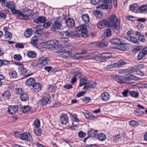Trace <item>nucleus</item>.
<instances>
[{"label":"nucleus","mask_w":147,"mask_h":147,"mask_svg":"<svg viewBox=\"0 0 147 147\" xmlns=\"http://www.w3.org/2000/svg\"><path fill=\"white\" fill-rule=\"evenodd\" d=\"M86 28L85 26L84 25H82L79 26L77 27L76 28V31H77L78 32H81L83 30H84Z\"/></svg>","instance_id":"nucleus-42"},{"label":"nucleus","mask_w":147,"mask_h":147,"mask_svg":"<svg viewBox=\"0 0 147 147\" xmlns=\"http://www.w3.org/2000/svg\"><path fill=\"white\" fill-rule=\"evenodd\" d=\"M34 134L36 136H40L42 133V131L41 129L39 128H34Z\"/></svg>","instance_id":"nucleus-34"},{"label":"nucleus","mask_w":147,"mask_h":147,"mask_svg":"<svg viewBox=\"0 0 147 147\" xmlns=\"http://www.w3.org/2000/svg\"><path fill=\"white\" fill-rule=\"evenodd\" d=\"M71 53V52L69 51L65 52L61 54V56L63 58H66L69 56Z\"/></svg>","instance_id":"nucleus-44"},{"label":"nucleus","mask_w":147,"mask_h":147,"mask_svg":"<svg viewBox=\"0 0 147 147\" xmlns=\"http://www.w3.org/2000/svg\"><path fill=\"white\" fill-rule=\"evenodd\" d=\"M15 93L16 94L21 95L23 93V91L21 88H17L15 89Z\"/></svg>","instance_id":"nucleus-48"},{"label":"nucleus","mask_w":147,"mask_h":147,"mask_svg":"<svg viewBox=\"0 0 147 147\" xmlns=\"http://www.w3.org/2000/svg\"><path fill=\"white\" fill-rule=\"evenodd\" d=\"M13 58L16 60L19 61L22 59V58L20 55H15L13 56Z\"/></svg>","instance_id":"nucleus-59"},{"label":"nucleus","mask_w":147,"mask_h":147,"mask_svg":"<svg viewBox=\"0 0 147 147\" xmlns=\"http://www.w3.org/2000/svg\"><path fill=\"white\" fill-rule=\"evenodd\" d=\"M89 83V81L86 78H84L80 80V82L79 86L80 87L84 86L85 85L88 84Z\"/></svg>","instance_id":"nucleus-25"},{"label":"nucleus","mask_w":147,"mask_h":147,"mask_svg":"<svg viewBox=\"0 0 147 147\" xmlns=\"http://www.w3.org/2000/svg\"><path fill=\"white\" fill-rule=\"evenodd\" d=\"M126 64V63L124 60L122 59H120L118 62L115 63V68H118Z\"/></svg>","instance_id":"nucleus-19"},{"label":"nucleus","mask_w":147,"mask_h":147,"mask_svg":"<svg viewBox=\"0 0 147 147\" xmlns=\"http://www.w3.org/2000/svg\"><path fill=\"white\" fill-rule=\"evenodd\" d=\"M52 27V30L54 32L56 31V30H61L63 28L61 23L59 22H54Z\"/></svg>","instance_id":"nucleus-10"},{"label":"nucleus","mask_w":147,"mask_h":147,"mask_svg":"<svg viewBox=\"0 0 147 147\" xmlns=\"http://www.w3.org/2000/svg\"><path fill=\"white\" fill-rule=\"evenodd\" d=\"M27 55L28 57L30 58H34L36 57V54L34 51H30L27 53Z\"/></svg>","instance_id":"nucleus-43"},{"label":"nucleus","mask_w":147,"mask_h":147,"mask_svg":"<svg viewBox=\"0 0 147 147\" xmlns=\"http://www.w3.org/2000/svg\"><path fill=\"white\" fill-rule=\"evenodd\" d=\"M28 136L27 133H24L21 134L20 136V139L23 140L28 141Z\"/></svg>","instance_id":"nucleus-41"},{"label":"nucleus","mask_w":147,"mask_h":147,"mask_svg":"<svg viewBox=\"0 0 147 147\" xmlns=\"http://www.w3.org/2000/svg\"><path fill=\"white\" fill-rule=\"evenodd\" d=\"M32 34V32L29 28H27L25 31L24 35L26 38L30 37Z\"/></svg>","instance_id":"nucleus-31"},{"label":"nucleus","mask_w":147,"mask_h":147,"mask_svg":"<svg viewBox=\"0 0 147 147\" xmlns=\"http://www.w3.org/2000/svg\"><path fill=\"white\" fill-rule=\"evenodd\" d=\"M102 3L97 7V9H111L112 8V2L111 0H105L102 2Z\"/></svg>","instance_id":"nucleus-4"},{"label":"nucleus","mask_w":147,"mask_h":147,"mask_svg":"<svg viewBox=\"0 0 147 147\" xmlns=\"http://www.w3.org/2000/svg\"><path fill=\"white\" fill-rule=\"evenodd\" d=\"M82 18V20L86 23H88L89 21V17L87 14L83 15Z\"/></svg>","instance_id":"nucleus-33"},{"label":"nucleus","mask_w":147,"mask_h":147,"mask_svg":"<svg viewBox=\"0 0 147 147\" xmlns=\"http://www.w3.org/2000/svg\"><path fill=\"white\" fill-rule=\"evenodd\" d=\"M39 16L38 13H34L31 16V18L33 20L34 22L36 23V20H37Z\"/></svg>","instance_id":"nucleus-50"},{"label":"nucleus","mask_w":147,"mask_h":147,"mask_svg":"<svg viewBox=\"0 0 147 147\" xmlns=\"http://www.w3.org/2000/svg\"><path fill=\"white\" fill-rule=\"evenodd\" d=\"M107 24V20H103L97 24V26L98 29H102L106 26H108V24Z\"/></svg>","instance_id":"nucleus-14"},{"label":"nucleus","mask_w":147,"mask_h":147,"mask_svg":"<svg viewBox=\"0 0 147 147\" xmlns=\"http://www.w3.org/2000/svg\"><path fill=\"white\" fill-rule=\"evenodd\" d=\"M35 83V80L33 78H29L26 81V85L30 87H32Z\"/></svg>","instance_id":"nucleus-16"},{"label":"nucleus","mask_w":147,"mask_h":147,"mask_svg":"<svg viewBox=\"0 0 147 147\" xmlns=\"http://www.w3.org/2000/svg\"><path fill=\"white\" fill-rule=\"evenodd\" d=\"M74 76L77 78H80L82 75V73L80 71H76L74 73Z\"/></svg>","instance_id":"nucleus-53"},{"label":"nucleus","mask_w":147,"mask_h":147,"mask_svg":"<svg viewBox=\"0 0 147 147\" xmlns=\"http://www.w3.org/2000/svg\"><path fill=\"white\" fill-rule=\"evenodd\" d=\"M129 124L131 126L133 127H137L139 125L138 122L134 120L130 121L129 122Z\"/></svg>","instance_id":"nucleus-47"},{"label":"nucleus","mask_w":147,"mask_h":147,"mask_svg":"<svg viewBox=\"0 0 147 147\" xmlns=\"http://www.w3.org/2000/svg\"><path fill=\"white\" fill-rule=\"evenodd\" d=\"M45 44L49 46L48 48L52 50L57 49L61 46L59 44L57 40H50L45 42Z\"/></svg>","instance_id":"nucleus-3"},{"label":"nucleus","mask_w":147,"mask_h":147,"mask_svg":"<svg viewBox=\"0 0 147 147\" xmlns=\"http://www.w3.org/2000/svg\"><path fill=\"white\" fill-rule=\"evenodd\" d=\"M51 102V98L48 94L43 95V98L40 101L41 105L43 106L46 105Z\"/></svg>","instance_id":"nucleus-7"},{"label":"nucleus","mask_w":147,"mask_h":147,"mask_svg":"<svg viewBox=\"0 0 147 147\" xmlns=\"http://www.w3.org/2000/svg\"><path fill=\"white\" fill-rule=\"evenodd\" d=\"M110 42L112 45L117 46H121V50L124 51V43L123 40L118 38H113L110 40Z\"/></svg>","instance_id":"nucleus-6"},{"label":"nucleus","mask_w":147,"mask_h":147,"mask_svg":"<svg viewBox=\"0 0 147 147\" xmlns=\"http://www.w3.org/2000/svg\"><path fill=\"white\" fill-rule=\"evenodd\" d=\"M97 131L93 129H91L88 131V134L89 138L90 137H94L97 134Z\"/></svg>","instance_id":"nucleus-27"},{"label":"nucleus","mask_w":147,"mask_h":147,"mask_svg":"<svg viewBox=\"0 0 147 147\" xmlns=\"http://www.w3.org/2000/svg\"><path fill=\"white\" fill-rule=\"evenodd\" d=\"M32 87L33 91L36 92H38L41 89V84L37 83H35Z\"/></svg>","instance_id":"nucleus-13"},{"label":"nucleus","mask_w":147,"mask_h":147,"mask_svg":"<svg viewBox=\"0 0 147 147\" xmlns=\"http://www.w3.org/2000/svg\"><path fill=\"white\" fill-rule=\"evenodd\" d=\"M91 100V98L89 97H84L82 98V100L84 103H87L90 101Z\"/></svg>","instance_id":"nucleus-51"},{"label":"nucleus","mask_w":147,"mask_h":147,"mask_svg":"<svg viewBox=\"0 0 147 147\" xmlns=\"http://www.w3.org/2000/svg\"><path fill=\"white\" fill-rule=\"evenodd\" d=\"M52 22L51 21H48L46 23H43V27L45 28H47L49 27L51 24Z\"/></svg>","instance_id":"nucleus-57"},{"label":"nucleus","mask_w":147,"mask_h":147,"mask_svg":"<svg viewBox=\"0 0 147 147\" xmlns=\"http://www.w3.org/2000/svg\"><path fill=\"white\" fill-rule=\"evenodd\" d=\"M145 56L141 53V52H140L139 53L138 55L137 59L138 60H141Z\"/></svg>","instance_id":"nucleus-56"},{"label":"nucleus","mask_w":147,"mask_h":147,"mask_svg":"<svg viewBox=\"0 0 147 147\" xmlns=\"http://www.w3.org/2000/svg\"><path fill=\"white\" fill-rule=\"evenodd\" d=\"M15 46L16 48L19 49H23L24 47V45L21 43H17L15 45Z\"/></svg>","instance_id":"nucleus-61"},{"label":"nucleus","mask_w":147,"mask_h":147,"mask_svg":"<svg viewBox=\"0 0 147 147\" xmlns=\"http://www.w3.org/2000/svg\"><path fill=\"white\" fill-rule=\"evenodd\" d=\"M142 48V47L141 45H136L132 50V51L133 53H136L141 50Z\"/></svg>","instance_id":"nucleus-30"},{"label":"nucleus","mask_w":147,"mask_h":147,"mask_svg":"<svg viewBox=\"0 0 147 147\" xmlns=\"http://www.w3.org/2000/svg\"><path fill=\"white\" fill-rule=\"evenodd\" d=\"M49 61V59L48 57L42 56L38 59L37 64L35 65V67L42 68L47 64Z\"/></svg>","instance_id":"nucleus-5"},{"label":"nucleus","mask_w":147,"mask_h":147,"mask_svg":"<svg viewBox=\"0 0 147 147\" xmlns=\"http://www.w3.org/2000/svg\"><path fill=\"white\" fill-rule=\"evenodd\" d=\"M32 110L28 105L24 106L21 108V111L24 113H26L29 112L32 114L36 112V111L35 109L34 110Z\"/></svg>","instance_id":"nucleus-9"},{"label":"nucleus","mask_w":147,"mask_h":147,"mask_svg":"<svg viewBox=\"0 0 147 147\" xmlns=\"http://www.w3.org/2000/svg\"><path fill=\"white\" fill-rule=\"evenodd\" d=\"M130 92L128 89L122 92L123 95L124 97L128 96Z\"/></svg>","instance_id":"nucleus-55"},{"label":"nucleus","mask_w":147,"mask_h":147,"mask_svg":"<svg viewBox=\"0 0 147 147\" xmlns=\"http://www.w3.org/2000/svg\"><path fill=\"white\" fill-rule=\"evenodd\" d=\"M45 31V30L44 29L40 28L38 27L35 33H36V34L40 36L43 33H44Z\"/></svg>","instance_id":"nucleus-35"},{"label":"nucleus","mask_w":147,"mask_h":147,"mask_svg":"<svg viewBox=\"0 0 147 147\" xmlns=\"http://www.w3.org/2000/svg\"><path fill=\"white\" fill-rule=\"evenodd\" d=\"M99 9L98 10H95L94 12V15L97 18H100L102 17V12H101Z\"/></svg>","instance_id":"nucleus-32"},{"label":"nucleus","mask_w":147,"mask_h":147,"mask_svg":"<svg viewBox=\"0 0 147 147\" xmlns=\"http://www.w3.org/2000/svg\"><path fill=\"white\" fill-rule=\"evenodd\" d=\"M110 98V95L109 93L105 92L102 93L101 96V98L103 101H106L108 100Z\"/></svg>","instance_id":"nucleus-18"},{"label":"nucleus","mask_w":147,"mask_h":147,"mask_svg":"<svg viewBox=\"0 0 147 147\" xmlns=\"http://www.w3.org/2000/svg\"><path fill=\"white\" fill-rule=\"evenodd\" d=\"M107 21L108 26L111 28L112 30L116 34L120 32V20H119L115 15L110 16Z\"/></svg>","instance_id":"nucleus-1"},{"label":"nucleus","mask_w":147,"mask_h":147,"mask_svg":"<svg viewBox=\"0 0 147 147\" xmlns=\"http://www.w3.org/2000/svg\"><path fill=\"white\" fill-rule=\"evenodd\" d=\"M135 66V69H136V71L137 70L142 69L144 68V65L143 64H137L135 65H134Z\"/></svg>","instance_id":"nucleus-49"},{"label":"nucleus","mask_w":147,"mask_h":147,"mask_svg":"<svg viewBox=\"0 0 147 147\" xmlns=\"http://www.w3.org/2000/svg\"><path fill=\"white\" fill-rule=\"evenodd\" d=\"M137 107H138V108H137L136 110L134 111V112L135 113V114L136 115V114L138 115V114H139V112L141 109H145V108L143 107V106L140 105H137Z\"/></svg>","instance_id":"nucleus-40"},{"label":"nucleus","mask_w":147,"mask_h":147,"mask_svg":"<svg viewBox=\"0 0 147 147\" xmlns=\"http://www.w3.org/2000/svg\"><path fill=\"white\" fill-rule=\"evenodd\" d=\"M13 12L20 19L25 20H28L32 14L31 10L27 7L24 8L22 12L19 10H13Z\"/></svg>","instance_id":"nucleus-2"},{"label":"nucleus","mask_w":147,"mask_h":147,"mask_svg":"<svg viewBox=\"0 0 147 147\" xmlns=\"http://www.w3.org/2000/svg\"><path fill=\"white\" fill-rule=\"evenodd\" d=\"M87 28H86L84 30H83L80 33V35H81V37L84 38H86L88 36V34L87 33Z\"/></svg>","instance_id":"nucleus-37"},{"label":"nucleus","mask_w":147,"mask_h":147,"mask_svg":"<svg viewBox=\"0 0 147 147\" xmlns=\"http://www.w3.org/2000/svg\"><path fill=\"white\" fill-rule=\"evenodd\" d=\"M98 139L100 141H103L106 139V136L103 134H98L97 136Z\"/></svg>","instance_id":"nucleus-38"},{"label":"nucleus","mask_w":147,"mask_h":147,"mask_svg":"<svg viewBox=\"0 0 147 147\" xmlns=\"http://www.w3.org/2000/svg\"><path fill=\"white\" fill-rule=\"evenodd\" d=\"M70 36L71 37L76 38H79L80 36V34L79 32H78L75 30V31L71 32L70 33Z\"/></svg>","instance_id":"nucleus-28"},{"label":"nucleus","mask_w":147,"mask_h":147,"mask_svg":"<svg viewBox=\"0 0 147 147\" xmlns=\"http://www.w3.org/2000/svg\"><path fill=\"white\" fill-rule=\"evenodd\" d=\"M129 10L134 12L138 11V5L137 4H131L129 6Z\"/></svg>","instance_id":"nucleus-20"},{"label":"nucleus","mask_w":147,"mask_h":147,"mask_svg":"<svg viewBox=\"0 0 147 147\" xmlns=\"http://www.w3.org/2000/svg\"><path fill=\"white\" fill-rule=\"evenodd\" d=\"M33 125L35 126L34 128H39L40 126L39 120L38 119H36L34 121Z\"/></svg>","instance_id":"nucleus-45"},{"label":"nucleus","mask_w":147,"mask_h":147,"mask_svg":"<svg viewBox=\"0 0 147 147\" xmlns=\"http://www.w3.org/2000/svg\"><path fill=\"white\" fill-rule=\"evenodd\" d=\"M9 77L11 79H15L17 78V72L14 70H12L9 73Z\"/></svg>","instance_id":"nucleus-22"},{"label":"nucleus","mask_w":147,"mask_h":147,"mask_svg":"<svg viewBox=\"0 0 147 147\" xmlns=\"http://www.w3.org/2000/svg\"><path fill=\"white\" fill-rule=\"evenodd\" d=\"M18 110V107L15 105L9 106L7 109V112L10 115H14L17 113Z\"/></svg>","instance_id":"nucleus-8"},{"label":"nucleus","mask_w":147,"mask_h":147,"mask_svg":"<svg viewBox=\"0 0 147 147\" xmlns=\"http://www.w3.org/2000/svg\"><path fill=\"white\" fill-rule=\"evenodd\" d=\"M7 6V8L11 10V11L12 13L14 14H15L14 13H13V10H16L15 9V4L12 1H9L8 2H7L6 3V5L5 6Z\"/></svg>","instance_id":"nucleus-12"},{"label":"nucleus","mask_w":147,"mask_h":147,"mask_svg":"<svg viewBox=\"0 0 147 147\" xmlns=\"http://www.w3.org/2000/svg\"><path fill=\"white\" fill-rule=\"evenodd\" d=\"M56 88V86H54L53 85H49L48 86L49 89L51 91H54L55 90V88Z\"/></svg>","instance_id":"nucleus-64"},{"label":"nucleus","mask_w":147,"mask_h":147,"mask_svg":"<svg viewBox=\"0 0 147 147\" xmlns=\"http://www.w3.org/2000/svg\"><path fill=\"white\" fill-rule=\"evenodd\" d=\"M96 82L91 81L89 82V84L90 88H95L96 85Z\"/></svg>","instance_id":"nucleus-54"},{"label":"nucleus","mask_w":147,"mask_h":147,"mask_svg":"<svg viewBox=\"0 0 147 147\" xmlns=\"http://www.w3.org/2000/svg\"><path fill=\"white\" fill-rule=\"evenodd\" d=\"M37 20H36V23H44L46 21V19L45 16H39Z\"/></svg>","instance_id":"nucleus-23"},{"label":"nucleus","mask_w":147,"mask_h":147,"mask_svg":"<svg viewBox=\"0 0 147 147\" xmlns=\"http://www.w3.org/2000/svg\"><path fill=\"white\" fill-rule=\"evenodd\" d=\"M2 95L4 100H8L11 96V94L8 91H5L2 94Z\"/></svg>","instance_id":"nucleus-24"},{"label":"nucleus","mask_w":147,"mask_h":147,"mask_svg":"<svg viewBox=\"0 0 147 147\" xmlns=\"http://www.w3.org/2000/svg\"><path fill=\"white\" fill-rule=\"evenodd\" d=\"M135 71H136L135 69V66H134V67H129L127 69H122L119 72V73L120 74H122L125 72L132 73Z\"/></svg>","instance_id":"nucleus-15"},{"label":"nucleus","mask_w":147,"mask_h":147,"mask_svg":"<svg viewBox=\"0 0 147 147\" xmlns=\"http://www.w3.org/2000/svg\"><path fill=\"white\" fill-rule=\"evenodd\" d=\"M7 16L6 13H3L1 11H0V19H5Z\"/></svg>","instance_id":"nucleus-58"},{"label":"nucleus","mask_w":147,"mask_h":147,"mask_svg":"<svg viewBox=\"0 0 147 147\" xmlns=\"http://www.w3.org/2000/svg\"><path fill=\"white\" fill-rule=\"evenodd\" d=\"M66 25L69 27H72L74 25V20L72 18H69L65 21Z\"/></svg>","instance_id":"nucleus-17"},{"label":"nucleus","mask_w":147,"mask_h":147,"mask_svg":"<svg viewBox=\"0 0 147 147\" xmlns=\"http://www.w3.org/2000/svg\"><path fill=\"white\" fill-rule=\"evenodd\" d=\"M68 121V118L67 115L65 113H63L61 116L60 121L61 124L63 125H66Z\"/></svg>","instance_id":"nucleus-11"},{"label":"nucleus","mask_w":147,"mask_h":147,"mask_svg":"<svg viewBox=\"0 0 147 147\" xmlns=\"http://www.w3.org/2000/svg\"><path fill=\"white\" fill-rule=\"evenodd\" d=\"M138 11L140 13H146L147 11V5H143L140 6L138 5Z\"/></svg>","instance_id":"nucleus-21"},{"label":"nucleus","mask_w":147,"mask_h":147,"mask_svg":"<svg viewBox=\"0 0 147 147\" xmlns=\"http://www.w3.org/2000/svg\"><path fill=\"white\" fill-rule=\"evenodd\" d=\"M37 41L31 40L30 43L32 45L35 47H38Z\"/></svg>","instance_id":"nucleus-62"},{"label":"nucleus","mask_w":147,"mask_h":147,"mask_svg":"<svg viewBox=\"0 0 147 147\" xmlns=\"http://www.w3.org/2000/svg\"><path fill=\"white\" fill-rule=\"evenodd\" d=\"M118 78V79L117 81L118 83L121 84L125 82V78L124 77L119 76Z\"/></svg>","instance_id":"nucleus-52"},{"label":"nucleus","mask_w":147,"mask_h":147,"mask_svg":"<svg viewBox=\"0 0 147 147\" xmlns=\"http://www.w3.org/2000/svg\"><path fill=\"white\" fill-rule=\"evenodd\" d=\"M106 33L107 37H109L111 36L112 33L111 30L109 28H108L106 30Z\"/></svg>","instance_id":"nucleus-60"},{"label":"nucleus","mask_w":147,"mask_h":147,"mask_svg":"<svg viewBox=\"0 0 147 147\" xmlns=\"http://www.w3.org/2000/svg\"><path fill=\"white\" fill-rule=\"evenodd\" d=\"M128 40L130 42L137 45L140 44V42L138 40V39L133 36H129L128 38Z\"/></svg>","instance_id":"nucleus-29"},{"label":"nucleus","mask_w":147,"mask_h":147,"mask_svg":"<svg viewBox=\"0 0 147 147\" xmlns=\"http://www.w3.org/2000/svg\"><path fill=\"white\" fill-rule=\"evenodd\" d=\"M129 95L133 97L138 98L139 97V93L136 91H131L129 93Z\"/></svg>","instance_id":"nucleus-36"},{"label":"nucleus","mask_w":147,"mask_h":147,"mask_svg":"<svg viewBox=\"0 0 147 147\" xmlns=\"http://www.w3.org/2000/svg\"><path fill=\"white\" fill-rule=\"evenodd\" d=\"M19 69L22 75L23 76H26V75L27 70L26 68L22 66L19 68Z\"/></svg>","instance_id":"nucleus-39"},{"label":"nucleus","mask_w":147,"mask_h":147,"mask_svg":"<svg viewBox=\"0 0 147 147\" xmlns=\"http://www.w3.org/2000/svg\"><path fill=\"white\" fill-rule=\"evenodd\" d=\"M108 45V43L107 42H101L100 43L99 46L100 47H106Z\"/></svg>","instance_id":"nucleus-63"},{"label":"nucleus","mask_w":147,"mask_h":147,"mask_svg":"<svg viewBox=\"0 0 147 147\" xmlns=\"http://www.w3.org/2000/svg\"><path fill=\"white\" fill-rule=\"evenodd\" d=\"M20 98L22 101L26 102L29 99L28 95L26 93H23L20 95Z\"/></svg>","instance_id":"nucleus-26"},{"label":"nucleus","mask_w":147,"mask_h":147,"mask_svg":"<svg viewBox=\"0 0 147 147\" xmlns=\"http://www.w3.org/2000/svg\"><path fill=\"white\" fill-rule=\"evenodd\" d=\"M4 37L6 38H8L9 40H11L12 36L11 33L9 32H5Z\"/></svg>","instance_id":"nucleus-46"}]
</instances>
